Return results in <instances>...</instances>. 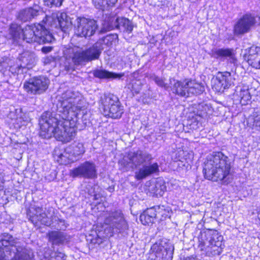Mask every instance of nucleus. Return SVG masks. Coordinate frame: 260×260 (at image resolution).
<instances>
[{
	"label": "nucleus",
	"instance_id": "f257e3e1",
	"mask_svg": "<svg viewBox=\"0 0 260 260\" xmlns=\"http://www.w3.org/2000/svg\"><path fill=\"white\" fill-rule=\"evenodd\" d=\"M57 113L44 112L40 120V135L45 138L54 136L57 140L67 143L76 135L78 115L86 113L85 100L78 91L67 90L58 99Z\"/></svg>",
	"mask_w": 260,
	"mask_h": 260
},
{
	"label": "nucleus",
	"instance_id": "f03ea898",
	"mask_svg": "<svg viewBox=\"0 0 260 260\" xmlns=\"http://www.w3.org/2000/svg\"><path fill=\"white\" fill-rule=\"evenodd\" d=\"M203 173L208 180L228 184L233 179L231 162L221 152H213L204 161Z\"/></svg>",
	"mask_w": 260,
	"mask_h": 260
},
{
	"label": "nucleus",
	"instance_id": "7ed1b4c3",
	"mask_svg": "<svg viewBox=\"0 0 260 260\" xmlns=\"http://www.w3.org/2000/svg\"><path fill=\"white\" fill-rule=\"evenodd\" d=\"M152 159L151 154L138 150L136 151L129 152L119 161V164L124 171H127L130 169H136L135 177L137 180H141L159 172V167L156 162L140 167L144 162L150 161Z\"/></svg>",
	"mask_w": 260,
	"mask_h": 260
},
{
	"label": "nucleus",
	"instance_id": "20e7f679",
	"mask_svg": "<svg viewBox=\"0 0 260 260\" xmlns=\"http://www.w3.org/2000/svg\"><path fill=\"white\" fill-rule=\"evenodd\" d=\"M10 34L14 40L22 39L28 43H51L54 39L52 35L41 23L28 25L23 29L16 24H12L10 28Z\"/></svg>",
	"mask_w": 260,
	"mask_h": 260
},
{
	"label": "nucleus",
	"instance_id": "39448f33",
	"mask_svg": "<svg viewBox=\"0 0 260 260\" xmlns=\"http://www.w3.org/2000/svg\"><path fill=\"white\" fill-rule=\"evenodd\" d=\"M114 39V36H107L99 40L92 47L85 50H83L79 47H74L69 49L68 52L72 54L71 57L75 64H81L84 62L98 59L102 50L104 49V46H111Z\"/></svg>",
	"mask_w": 260,
	"mask_h": 260
},
{
	"label": "nucleus",
	"instance_id": "423d86ee",
	"mask_svg": "<svg viewBox=\"0 0 260 260\" xmlns=\"http://www.w3.org/2000/svg\"><path fill=\"white\" fill-rule=\"evenodd\" d=\"M198 239L199 248L207 256L219 255L224 247L223 237L215 230L201 232Z\"/></svg>",
	"mask_w": 260,
	"mask_h": 260
},
{
	"label": "nucleus",
	"instance_id": "0eeeda50",
	"mask_svg": "<svg viewBox=\"0 0 260 260\" xmlns=\"http://www.w3.org/2000/svg\"><path fill=\"white\" fill-rule=\"evenodd\" d=\"M5 252L14 254L12 260H32L33 253L26 249L18 247L13 237L7 233L0 236V260H6Z\"/></svg>",
	"mask_w": 260,
	"mask_h": 260
},
{
	"label": "nucleus",
	"instance_id": "6e6552de",
	"mask_svg": "<svg viewBox=\"0 0 260 260\" xmlns=\"http://www.w3.org/2000/svg\"><path fill=\"white\" fill-rule=\"evenodd\" d=\"M170 81V84L173 85V92L181 96H188L190 94H200L204 91V86L194 80L185 79L179 81L172 78Z\"/></svg>",
	"mask_w": 260,
	"mask_h": 260
},
{
	"label": "nucleus",
	"instance_id": "1a4fd4ad",
	"mask_svg": "<svg viewBox=\"0 0 260 260\" xmlns=\"http://www.w3.org/2000/svg\"><path fill=\"white\" fill-rule=\"evenodd\" d=\"M101 108L105 116L114 119L121 117L123 109L116 95L112 94H105L101 98Z\"/></svg>",
	"mask_w": 260,
	"mask_h": 260
},
{
	"label": "nucleus",
	"instance_id": "9d476101",
	"mask_svg": "<svg viewBox=\"0 0 260 260\" xmlns=\"http://www.w3.org/2000/svg\"><path fill=\"white\" fill-rule=\"evenodd\" d=\"M104 223L108 225L109 229L108 235L111 236L114 233H121L128 229V224L126 221L121 211L118 210L108 213L105 219Z\"/></svg>",
	"mask_w": 260,
	"mask_h": 260
},
{
	"label": "nucleus",
	"instance_id": "9b49d317",
	"mask_svg": "<svg viewBox=\"0 0 260 260\" xmlns=\"http://www.w3.org/2000/svg\"><path fill=\"white\" fill-rule=\"evenodd\" d=\"M174 246L164 241L157 242L151 247L150 257L154 260H172Z\"/></svg>",
	"mask_w": 260,
	"mask_h": 260
},
{
	"label": "nucleus",
	"instance_id": "f8f14e48",
	"mask_svg": "<svg viewBox=\"0 0 260 260\" xmlns=\"http://www.w3.org/2000/svg\"><path fill=\"white\" fill-rule=\"evenodd\" d=\"M76 34L80 37H89L93 36L98 28L96 21L84 17H78L74 24Z\"/></svg>",
	"mask_w": 260,
	"mask_h": 260
},
{
	"label": "nucleus",
	"instance_id": "ddd939ff",
	"mask_svg": "<svg viewBox=\"0 0 260 260\" xmlns=\"http://www.w3.org/2000/svg\"><path fill=\"white\" fill-rule=\"evenodd\" d=\"M49 79L46 77L40 76L29 79L23 85L24 90L28 93L40 94L44 93L48 88Z\"/></svg>",
	"mask_w": 260,
	"mask_h": 260
},
{
	"label": "nucleus",
	"instance_id": "4468645a",
	"mask_svg": "<svg viewBox=\"0 0 260 260\" xmlns=\"http://www.w3.org/2000/svg\"><path fill=\"white\" fill-rule=\"evenodd\" d=\"M46 25L52 28H60L62 31L66 32L73 24L71 18L66 13L57 12L54 13L51 16L46 17Z\"/></svg>",
	"mask_w": 260,
	"mask_h": 260
},
{
	"label": "nucleus",
	"instance_id": "2eb2a0df",
	"mask_svg": "<svg viewBox=\"0 0 260 260\" xmlns=\"http://www.w3.org/2000/svg\"><path fill=\"white\" fill-rule=\"evenodd\" d=\"M29 220L36 226L40 224L50 226L52 224L51 220L43 212L42 208L31 207L28 213Z\"/></svg>",
	"mask_w": 260,
	"mask_h": 260
},
{
	"label": "nucleus",
	"instance_id": "dca6fc26",
	"mask_svg": "<svg viewBox=\"0 0 260 260\" xmlns=\"http://www.w3.org/2000/svg\"><path fill=\"white\" fill-rule=\"evenodd\" d=\"M72 177H83L87 178H94L96 176V170L94 163L86 161L78 168L70 171Z\"/></svg>",
	"mask_w": 260,
	"mask_h": 260
},
{
	"label": "nucleus",
	"instance_id": "f3484780",
	"mask_svg": "<svg viewBox=\"0 0 260 260\" xmlns=\"http://www.w3.org/2000/svg\"><path fill=\"white\" fill-rule=\"evenodd\" d=\"M235 78L229 72H219L216 76L213 88L217 92L223 91L229 88L234 84Z\"/></svg>",
	"mask_w": 260,
	"mask_h": 260
},
{
	"label": "nucleus",
	"instance_id": "a211bd4d",
	"mask_svg": "<svg viewBox=\"0 0 260 260\" xmlns=\"http://www.w3.org/2000/svg\"><path fill=\"white\" fill-rule=\"evenodd\" d=\"M10 124L15 129H19L25 126L30 121V118L26 113L22 112L21 109L11 111L8 115Z\"/></svg>",
	"mask_w": 260,
	"mask_h": 260
},
{
	"label": "nucleus",
	"instance_id": "6ab92c4d",
	"mask_svg": "<svg viewBox=\"0 0 260 260\" xmlns=\"http://www.w3.org/2000/svg\"><path fill=\"white\" fill-rule=\"evenodd\" d=\"M104 28L106 31L110 30L117 28L123 31L131 32L133 29V25L132 22L125 18H117L116 20L114 18L110 19V22L106 24L104 23Z\"/></svg>",
	"mask_w": 260,
	"mask_h": 260
},
{
	"label": "nucleus",
	"instance_id": "aec40b11",
	"mask_svg": "<svg viewBox=\"0 0 260 260\" xmlns=\"http://www.w3.org/2000/svg\"><path fill=\"white\" fill-rule=\"evenodd\" d=\"M255 22L254 17L251 15H244L234 26L235 34L240 35L247 32Z\"/></svg>",
	"mask_w": 260,
	"mask_h": 260
},
{
	"label": "nucleus",
	"instance_id": "412c9836",
	"mask_svg": "<svg viewBox=\"0 0 260 260\" xmlns=\"http://www.w3.org/2000/svg\"><path fill=\"white\" fill-rule=\"evenodd\" d=\"M40 15H44L43 11L38 5L21 10L18 14V18L23 21L31 20Z\"/></svg>",
	"mask_w": 260,
	"mask_h": 260
},
{
	"label": "nucleus",
	"instance_id": "4be33fe9",
	"mask_svg": "<svg viewBox=\"0 0 260 260\" xmlns=\"http://www.w3.org/2000/svg\"><path fill=\"white\" fill-rule=\"evenodd\" d=\"M211 56L216 59H228L232 62L236 60L234 50L230 48H214L211 50Z\"/></svg>",
	"mask_w": 260,
	"mask_h": 260
},
{
	"label": "nucleus",
	"instance_id": "5701e85b",
	"mask_svg": "<svg viewBox=\"0 0 260 260\" xmlns=\"http://www.w3.org/2000/svg\"><path fill=\"white\" fill-rule=\"evenodd\" d=\"M248 64L253 68H260V47L252 46L244 56Z\"/></svg>",
	"mask_w": 260,
	"mask_h": 260
},
{
	"label": "nucleus",
	"instance_id": "b1692460",
	"mask_svg": "<svg viewBox=\"0 0 260 260\" xmlns=\"http://www.w3.org/2000/svg\"><path fill=\"white\" fill-rule=\"evenodd\" d=\"M38 255L41 260H66V256L63 253L58 251L51 252L48 248H45L38 252Z\"/></svg>",
	"mask_w": 260,
	"mask_h": 260
},
{
	"label": "nucleus",
	"instance_id": "393cba45",
	"mask_svg": "<svg viewBox=\"0 0 260 260\" xmlns=\"http://www.w3.org/2000/svg\"><path fill=\"white\" fill-rule=\"evenodd\" d=\"M167 190L166 182L161 178H157L155 182L151 184L149 190L156 196H162Z\"/></svg>",
	"mask_w": 260,
	"mask_h": 260
},
{
	"label": "nucleus",
	"instance_id": "a878e982",
	"mask_svg": "<svg viewBox=\"0 0 260 260\" xmlns=\"http://www.w3.org/2000/svg\"><path fill=\"white\" fill-rule=\"evenodd\" d=\"M48 236L49 241L53 244H62L68 240V236L61 232L51 231L48 233Z\"/></svg>",
	"mask_w": 260,
	"mask_h": 260
},
{
	"label": "nucleus",
	"instance_id": "bb28decb",
	"mask_svg": "<svg viewBox=\"0 0 260 260\" xmlns=\"http://www.w3.org/2000/svg\"><path fill=\"white\" fill-rule=\"evenodd\" d=\"M156 217L155 208L147 209L140 215V220L144 225L152 223Z\"/></svg>",
	"mask_w": 260,
	"mask_h": 260
},
{
	"label": "nucleus",
	"instance_id": "cd10ccee",
	"mask_svg": "<svg viewBox=\"0 0 260 260\" xmlns=\"http://www.w3.org/2000/svg\"><path fill=\"white\" fill-rule=\"evenodd\" d=\"M66 153H71L74 158L82 155L85 152L83 144L81 143L75 142L66 148Z\"/></svg>",
	"mask_w": 260,
	"mask_h": 260
},
{
	"label": "nucleus",
	"instance_id": "c85d7f7f",
	"mask_svg": "<svg viewBox=\"0 0 260 260\" xmlns=\"http://www.w3.org/2000/svg\"><path fill=\"white\" fill-rule=\"evenodd\" d=\"M19 59L22 62L18 66L19 68H29L35 62V55L29 52H23L20 55Z\"/></svg>",
	"mask_w": 260,
	"mask_h": 260
},
{
	"label": "nucleus",
	"instance_id": "c756f323",
	"mask_svg": "<svg viewBox=\"0 0 260 260\" xmlns=\"http://www.w3.org/2000/svg\"><path fill=\"white\" fill-rule=\"evenodd\" d=\"M236 92L237 95L240 98V103L242 105H247L250 102L251 98L247 86L237 87Z\"/></svg>",
	"mask_w": 260,
	"mask_h": 260
},
{
	"label": "nucleus",
	"instance_id": "7c9ffc66",
	"mask_svg": "<svg viewBox=\"0 0 260 260\" xmlns=\"http://www.w3.org/2000/svg\"><path fill=\"white\" fill-rule=\"evenodd\" d=\"M93 75L95 77L99 79L120 78L124 75L123 74H116L102 69L94 71Z\"/></svg>",
	"mask_w": 260,
	"mask_h": 260
},
{
	"label": "nucleus",
	"instance_id": "2f4dec72",
	"mask_svg": "<svg viewBox=\"0 0 260 260\" xmlns=\"http://www.w3.org/2000/svg\"><path fill=\"white\" fill-rule=\"evenodd\" d=\"M117 0H93L95 7L104 11L113 7Z\"/></svg>",
	"mask_w": 260,
	"mask_h": 260
},
{
	"label": "nucleus",
	"instance_id": "473e14b6",
	"mask_svg": "<svg viewBox=\"0 0 260 260\" xmlns=\"http://www.w3.org/2000/svg\"><path fill=\"white\" fill-rule=\"evenodd\" d=\"M247 124L253 128L260 131V112L253 113L247 119Z\"/></svg>",
	"mask_w": 260,
	"mask_h": 260
},
{
	"label": "nucleus",
	"instance_id": "72a5a7b5",
	"mask_svg": "<svg viewBox=\"0 0 260 260\" xmlns=\"http://www.w3.org/2000/svg\"><path fill=\"white\" fill-rule=\"evenodd\" d=\"M153 208H155V210L156 218H159L160 220H164L169 216V210L166 208L164 206L154 207Z\"/></svg>",
	"mask_w": 260,
	"mask_h": 260
},
{
	"label": "nucleus",
	"instance_id": "f704fd0d",
	"mask_svg": "<svg viewBox=\"0 0 260 260\" xmlns=\"http://www.w3.org/2000/svg\"><path fill=\"white\" fill-rule=\"evenodd\" d=\"M75 159L71 153H66V149L63 153H61L58 156L57 161L61 165H66L74 161Z\"/></svg>",
	"mask_w": 260,
	"mask_h": 260
},
{
	"label": "nucleus",
	"instance_id": "c9c22d12",
	"mask_svg": "<svg viewBox=\"0 0 260 260\" xmlns=\"http://www.w3.org/2000/svg\"><path fill=\"white\" fill-rule=\"evenodd\" d=\"M211 111L209 107L207 105H199L198 114L202 117H206L208 114H210V112Z\"/></svg>",
	"mask_w": 260,
	"mask_h": 260
},
{
	"label": "nucleus",
	"instance_id": "e433bc0d",
	"mask_svg": "<svg viewBox=\"0 0 260 260\" xmlns=\"http://www.w3.org/2000/svg\"><path fill=\"white\" fill-rule=\"evenodd\" d=\"M129 88H132V90L135 93H138L140 90L142 86V83L139 80H133L131 84H129Z\"/></svg>",
	"mask_w": 260,
	"mask_h": 260
},
{
	"label": "nucleus",
	"instance_id": "4c0bfd02",
	"mask_svg": "<svg viewBox=\"0 0 260 260\" xmlns=\"http://www.w3.org/2000/svg\"><path fill=\"white\" fill-rule=\"evenodd\" d=\"M150 78L153 80L158 86L164 87L166 89H168V85L164 82V81L161 78L154 75L151 76Z\"/></svg>",
	"mask_w": 260,
	"mask_h": 260
},
{
	"label": "nucleus",
	"instance_id": "58836bf2",
	"mask_svg": "<svg viewBox=\"0 0 260 260\" xmlns=\"http://www.w3.org/2000/svg\"><path fill=\"white\" fill-rule=\"evenodd\" d=\"M45 2L49 7L55 6L56 7L60 6L63 0H44Z\"/></svg>",
	"mask_w": 260,
	"mask_h": 260
},
{
	"label": "nucleus",
	"instance_id": "ea45409f",
	"mask_svg": "<svg viewBox=\"0 0 260 260\" xmlns=\"http://www.w3.org/2000/svg\"><path fill=\"white\" fill-rule=\"evenodd\" d=\"M55 58L52 56H47L43 58V62L45 64H50V63L54 62Z\"/></svg>",
	"mask_w": 260,
	"mask_h": 260
},
{
	"label": "nucleus",
	"instance_id": "a19ab883",
	"mask_svg": "<svg viewBox=\"0 0 260 260\" xmlns=\"http://www.w3.org/2000/svg\"><path fill=\"white\" fill-rule=\"evenodd\" d=\"M52 49V48L51 47H43L42 48V51L44 53H48L50 51H51Z\"/></svg>",
	"mask_w": 260,
	"mask_h": 260
},
{
	"label": "nucleus",
	"instance_id": "79ce46f5",
	"mask_svg": "<svg viewBox=\"0 0 260 260\" xmlns=\"http://www.w3.org/2000/svg\"><path fill=\"white\" fill-rule=\"evenodd\" d=\"M184 260H198V259L193 256H189V257H186Z\"/></svg>",
	"mask_w": 260,
	"mask_h": 260
},
{
	"label": "nucleus",
	"instance_id": "37998d69",
	"mask_svg": "<svg viewBox=\"0 0 260 260\" xmlns=\"http://www.w3.org/2000/svg\"><path fill=\"white\" fill-rule=\"evenodd\" d=\"M60 223H62V222H63V221H61V220H60Z\"/></svg>",
	"mask_w": 260,
	"mask_h": 260
}]
</instances>
